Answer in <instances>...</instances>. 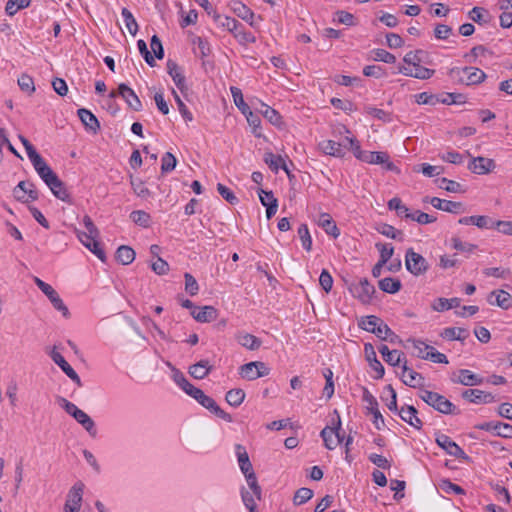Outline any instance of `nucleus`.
<instances>
[{
  "label": "nucleus",
  "mask_w": 512,
  "mask_h": 512,
  "mask_svg": "<svg viewBox=\"0 0 512 512\" xmlns=\"http://www.w3.org/2000/svg\"><path fill=\"white\" fill-rule=\"evenodd\" d=\"M493 430L496 431L498 436L505 438L512 437V425L508 423L496 422L493 426Z\"/></svg>",
  "instance_id": "nucleus-64"
},
{
  "label": "nucleus",
  "mask_w": 512,
  "mask_h": 512,
  "mask_svg": "<svg viewBox=\"0 0 512 512\" xmlns=\"http://www.w3.org/2000/svg\"><path fill=\"white\" fill-rule=\"evenodd\" d=\"M460 298L454 297L451 299L446 298H438L436 302L433 304L432 308L435 311L441 312L444 310H448L451 308H456L460 306Z\"/></svg>",
  "instance_id": "nucleus-38"
},
{
  "label": "nucleus",
  "mask_w": 512,
  "mask_h": 512,
  "mask_svg": "<svg viewBox=\"0 0 512 512\" xmlns=\"http://www.w3.org/2000/svg\"><path fill=\"white\" fill-rule=\"evenodd\" d=\"M130 184L132 186V189L134 193L143 199H147L150 196L149 189L145 186V183L143 180L137 177L130 176Z\"/></svg>",
  "instance_id": "nucleus-41"
},
{
  "label": "nucleus",
  "mask_w": 512,
  "mask_h": 512,
  "mask_svg": "<svg viewBox=\"0 0 512 512\" xmlns=\"http://www.w3.org/2000/svg\"><path fill=\"white\" fill-rule=\"evenodd\" d=\"M262 109L261 114L273 125L280 126L282 122V117L279 114L278 111H276L274 108L261 103Z\"/></svg>",
  "instance_id": "nucleus-40"
},
{
  "label": "nucleus",
  "mask_w": 512,
  "mask_h": 512,
  "mask_svg": "<svg viewBox=\"0 0 512 512\" xmlns=\"http://www.w3.org/2000/svg\"><path fill=\"white\" fill-rule=\"evenodd\" d=\"M406 218L416 221L419 224H429L436 221V217L429 215L425 212H422L420 210H417L414 213H407Z\"/></svg>",
  "instance_id": "nucleus-53"
},
{
  "label": "nucleus",
  "mask_w": 512,
  "mask_h": 512,
  "mask_svg": "<svg viewBox=\"0 0 512 512\" xmlns=\"http://www.w3.org/2000/svg\"><path fill=\"white\" fill-rule=\"evenodd\" d=\"M167 72L172 77L178 89L184 93L187 90V86L185 84V76L175 61L171 59L167 61Z\"/></svg>",
  "instance_id": "nucleus-20"
},
{
  "label": "nucleus",
  "mask_w": 512,
  "mask_h": 512,
  "mask_svg": "<svg viewBox=\"0 0 512 512\" xmlns=\"http://www.w3.org/2000/svg\"><path fill=\"white\" fill-rule=\"evenodd\" d=\"M468 168L475 174L483 175L488 174L495 168V162L493 159L485 157H472V160Z\"/></svg>",
  "instance_id": "nucleus-13"
},
{
  "label": "nucleus",
  "mask_w": 512,
  "mask_h": 512,
  "mask_svg": "<svg viewBox=\"0 0 512 512\" xmlns=\"http://www.w3.org/2000/svg\"><path fill=\"white\" fill-rule=\"evenodd\" d=\"M235 338L241 346L249 350H257L262 344V341L258 337L249 333H238Z\"/></svg>",
  "instance_id": "nucleus-28"
},
{
  "label": "nucleus",
  "mask_w": 512,
  "mask_h": 512,
  "mask_svg": "<svg viewBox=\"0 0 512 512\" xmlns=\"http://www.w3.org/2000/svg\"><path fill=\"white\" fill-rule=\"evenodd\" d=\"M419 397L425 403H427L429 406L433 407L440 413L459 414V411L456 409V406L448 399H446L443 395H440L437 392L423 389L420 391Z\"/></svg>",
  "instance_id": "nucleus-2"
},
{
  "label": "nucleus",
  "mask_w": 512,
  "mask_h": 512,
  "mask_svg": "<svg viewBox=\"0 0 512 512\" xmlns=\"http://www.w3.org/2000/svg\"><path fill=\"white\" fill-rule=\"evenodd\" d=\"M184 278H185V291L191 296L196 295L199 290V286H198L196 279L190 273H185Z\"/></svg>",
  "instance_id": "nucleus-62"
},
{
  "label": "nucleus",
  "mask_w": 512,
  "mask_h": 512,
  "mask_svg": "<svg viewBox=\"0 0 512 512\" xmlns=\"http://www.w3.org/2000/svg\"><path fill=\"white\" fill-rule=\"evenodd\" d=\"M230 91L235 105L243 114H247V111L250 110V107L245 103L241 89L238 87H231Z\"/></svg>",
  "instance_id": "nucleus-48"
},
{
  "label": "nucleus",
  "mask_w": 512,
  "mask_h": 512,
  "mask_svg": "<svg viewBox=\"0 0 512 512\" xmlns=\"http://www.w3.org/2000/svg\"><path fill=\"white\" fill-rule=\"evenodd\" d=\"M458 222L463 225L473 224L479 228H490L489 223L492 221L487 216H468L460 218Z\"/></svg>",
  "instance_id": "nucleus-39"
},
{
  "label": "nucleus",
  "mask_w": 512,
  "mask_h": 512,
  "mask_svg": "<svg viewBox=\"0 0 512 512\" xmlns=\"http://www.w3.org/2000/svg\"><path fill=\"white\" fill-rule=\"evenodd\" d=\"M408 342L412 343L414 349L417 351L416 352L417 357L424 359V360L428 359L430 350H433L432 346L426 344L425 342H423L421 340H416V339H408Z\"/></svg>",
  "instance_id": "nucleus-45"
},
{
  "label": "nucleus",
  "mask_w": 512,
  "mask_h": 512,
  "mask_svg": "<svg viewBox=\"0 0 512 512\" xmlns=\"http://www.w3.org/2000/svg\"><path fill=\"white\" fill-rule=\"evenodd\" d=\"M298 235L300 237L303 248L306 251H311L312 249V238L306 224H301L298 228Z\"/></svg>",
  "instance_id": "nucleus-52"
},
{
  "label": "nucleus",
  "mask_w": 512,
  "mask_h": 512,
  "mask_svg": "<svg viewBox=\"0 0 512 512\" xmlns=\"http://www.w3.org/2000/svg\"><path fill=\"white\" fill-rule=\"evenodd\" d=\"M378 232L382 235L392 238V239H398L400 241L403 240V232L400 230L395 229L393 226L388 224H383L381 227H379Z\"/></svg>",
  "instance_id": "nucleus-55"
},
{
  "label": "nucleus",
  "mask_w": 512,
  "mask_h": 512,
  "mask_svg": "<svg viewBox=\"0 0 512 512\" xmlns=\"http://www.w3.org/2000/svg\"><path fill=\"white\" fill-rule=\"evenodd\" d=\"M35 170L57 199L69 204L72 203L70 193L68 192L64 182L46 162H43L35 168Z\"/></svg>",
  "instance_id": "nucleus-1"
},
{
  "label": "nucleus",
  "mask_w": 512,
  "mask_h": 512,
  "mask_svg": "<svg viewBox=\"0 0 512 512\" xmlns=\"http://www.w3.org/2000/svg\"><path fill=\"white\" fill-rule=\"evenodd\" d=\"M349 290L363 304H369L376 292L375 287L366 278L361 279L358 283L351 284Z\"/></svg>",
  "instance_id": "nucleus-4"
},
{
  "label": "nucleus",
  "mask_w": 512,
  "mask_h": 512,
  "mask_svg": "<svg viewBox=\"0 0 512 512\" xmlns=\"http://www.w3.org/2000/svg\"><path fill=\"white\" fill-rule=\"evenodd\" d=\"M376 248L380 252V259L381 263H387L388 260L393 256L394 248L391 245H386L382 243H376Z\"/></svg>",
  "instance_id": "nucleus-61"
},
{
  "label": "nucleus",
  "mask_w": 512,
  "mask_h": 512,
  "mask_svg": "<svg viewBox=\"0 0 512 512\" xmlns=\"http://www.w3.org/2000/svg\"><path fill=\"white\" fill-rule=\"evenodd\" d=\"M364 351L366 360L369 362L370 367L377 373L376 379H380L384 376L385 370L381 362L377 359L376 352L371 343L364 345Z\"/></svg>",
  "instance_id": "nucleus-17"
},
{
  "label": "nucleus",
  "mask_w": 512,
  "mask_h": 512,
  "mask_svg": "<svg viewBox=\"0 0 512 512\" xmlns=\"http://www.w3.org/2000/svg\"><path fill=\"white\" fill-rule=\"evenodd\" d=\"M258 193L262 205L266 207L267 218H272L277 212L278 200L274 197L272 191L259 189Z\"/></svg>",
  "instance_id": "nucleus-19"
},
{
  "label": "nucleus",
  "mask_w": 512,
  "mask_h": 512,
  "mask_svg": "<svg viewBox=\"0 0 512 512\" xmlns=\"http://www.w3.org/2000/svg\"><path fill=\"white\" fill-rule=\"evenodd\" d=\"M200 405L208 409L215 416L223 419L226 422H232L233 418L230 414L221 409L215 400L209 396H207L203 391L195 399Z\"/></svg>",
  "instance_id": "nucleus-9"
},
{
  "label": "nucleus",
  "mask_w": 512,
  "mask_h": 512,
  "mask_svg": "<svg viewBox=\"0 0 512 512\" xmlns=\"http://www.w3.org/2000/svg\"><path fill=\"white\" fill-rule=\"evenodd\" d=\"M490 304H495L502 309H509L512 307V296L510 293L504 290H494L492 291L487 298Z\"/></svg>",
  "instance_id": "nucleus-18"
},
{
  "label": "nucleus",
  "mask_w": 512,
  "mask_h": 512,
  "mask_svg": "<svg viewBox=\"0 0 512 512\" xmlns=\"http://www.w3.org/2000/svg\"><path fill=\"white\" fill-rule=\"evenodd\" d=\"M417 410L414 406L402 407L399 411L401 419L416 429H421L422 421L417 417Z\"/></svg>",
  "instance_id": "nucleus-24"
},
{
  "label": "nucleus",
  "mask_w": 512,
  "mask_h": 512,
  "mask_svg": "<svg viewBox=\"0 0 512 512\" xmlns=\"http://www.w3.org/2000/svg\"><path fill=\"white\" fill-rule=\"evenodd\" d=\"M52 360L62 369V371L78 386H82L81 379L75 370L69 365V363L64 359L61 353L57 352L55 349L52 350L50 354Z\"/></svg>",
  "instance_id": "nucleus-14"
},
{
  "label": "nucleus",
  "mask_w": 512,
  "mask_h": 512,
  "mask_svg": "<svg viewBox=\"0 0 512 512\" xmlns=\"http://www.w3.org/2000/svg\"><path fill=\"white\" fill-rule=\"evenodd\" d=\"M131 220L142 227H149L151 222V216L143 210H135L130 214Z\"/></svg>",
  "instance_id": "nucleus-47"
},
{
  "label": "nucleus",
  "mask_w": 512,
  "mask_h": 512,
  "mask_svg": "<svg viewBox=\"0 0 512 512\" xmlns=\"http://www.w3.org/2000/svg\"><path fill=\"white\" fill-rule=\"evenodd\" d=\"M246 482L249 486V488L252 490L253 495L256 497L257 500H261L262 498V489L261 486L258 483L256 474L253 471L245 473Z\"/></svg>",
  "instance_id": "nucleus-44"
},
{
  "label": "nucleus",
  "mask_w": 512,
  "mask_h": 512,
  "mask_svg": "<svg viewBox=\"0 0 512 512\" xmlns=\"http://www.w3.org/2000/svg\"><path fill=\"white\" fill-rule=\"evenodd\" d=\"M177 160L171 152H166L162 157L161 171L162 173L171 172L175 169Z\"/></svg>",
  "instance_id": "nucleus-56"
},
{
  "label": "nucleus",
  "mask_w": 512,
  "mask_h": 512,
  "mask_svg": "<svg viewBox=\"0 0 512 512\" xmlns=\"http://www.w3.org/2000/svg\"><path fill=\"white\" fill-rule=\"evenodd\" d=\"M136 253L135 251L130 247L126 245L120 246L115 254L116 260L121 263L122 265H129L131 264L135 259Z\"/></svg>",
  "instance_id": "nucleus-34"
},
{
  "label": "nucleus",
  "mask_w": 512,
  "mask_h": 512,
  "mask_svg": "<svg viewBox=\"0 0 512 512\" xmlns=\"http://www.w3.org/2000/svg\"><path fill=\"white\" fill-rule=\"evenodd\" d=\"M236 455L239 463V467L243 474L253 471L252 463L249 459V455L245 447L241 444L235 445Z\"/></svg>",
  "instance_id": "nucleus-27"
},
{
  "label": "nucleus",
  "mask_w": 512,
  "mask_h": 512,
  "mask_svg": "<svg viewBox=\"0 0 512 512\" xmlns=\"http://www.w3.org/2000/svg\"><path fill=\"white\" fill-rule=\"evenodd\" d=\"M83 487L84 485L82 483L75 484L69 491L65 505H70V508L77 507L79 511L82 502Z\"/></svg>",
  "instance_id": "nucleus-31"
},
{
  "label": "nucleus",
  "mask_w": 512,
  "mask_h": 512,
  "mask_svg": "<svg viewBox=\"0 0 512 512\" xmlns=\"http://www.w3.org/2000/svg\"><path fill=\"white\" fill-rule=\"evenodd\" d=\"M77 114L87 130L92 131L94 134L98 133L100 130V123L91 111L81 108L77 111Z\"/></svg>",
  "instance_id": "nucleus-21"
},
{
  "label": "nucleus",
  "mask_w": 512,
  "mask_h": 512,
  "mask_svg": "<svg viewBox=\"0 0 512 512\" xmlns=\"http://www.w3.org/2000/svg\"><path fill=\"white\" fill-rule=\"evenodd\" d=\"M30 2L31 0H8L5 11L9 16H13L18 10L28 7Z\"/></svg>",
  "instance_id": "nucleus-50"
},
{
  "label": "nucleus",
  "mask_w": 512,
  "mask_h": 512,
  "mask_svg": "<svg viewBox=\"0 0 512 512\" xmlns=\"http://www.w3.org/2000/svg\"><path fill=\"white\" fill-rule=\"evenodd\" d=\"M121 14L124 18L125 25L129 33L133 36L136 35L138 31V24L133 14L127 8H123Z\"/></svg>",
  "instance_id": "nucleus-51"
},
{
  "label": "nucleus",
  "mask_w": 512,
  "mask_h": 512,
  "mask_svg": "<svg viewBox=\"0 0 512 512\" xmlns=\"http://www.w3.org/2000/svg\"><path fill=\"white\" fill-rule=\"evenodd\" d=\"M405 266L406 269L415 276L424 275L429 269L427 260L412 248L406 251Z\"/></svg>",
  "instance_id": "nucleus-3"
},
{
  "label": "nucleus",
  "mask_w": 512,
  "mask_h": 512,
  "mask_svg": "<svg viewBox=\"0 0 512 512\" xmlns=\"http://www.w3.org/2000/svg\"><path fill=\"white\" fill-rule=\"evenodd\" d=\"M174 380L189 396L194 399H196V397L202 391L201 389L193 386L181 372L174 374Z\"/></svg>",
  "instance_id": "nucleus-29"
},
{
  "label": "nucleus",
  "mask_w": 512,
  "mask_h": 512,
  "mask_svg": "<svg viewBox=\"0 0 512 512\" xmlns=\"http://www.w3.org/2000/svg\"><path fill=\"white\" fill-rule=\"evenodd\" d=\"M44 294L48 297L53 307L60 311L65 318L70 316L67 306L63 303L62 299L53 287H50Z\"/></svg>",
  "instance_id": "nucleus-30"
},
{
  "label": "nucleus",
  "mask_w": 512,
  "mask_h": 512,
  "mask_svg": "<svg viewBox=\"0 0 512 512\" xmlns=\"http://www.w3.org/2000/svg\"><path fill=\"white\" fill-rule=\"evenodd\" d=\"M374 334L381 340H387L389 337L398 338V336L389 328L387 324L383 323L382 320L380 321V324H378Z\"/></svg>",
  "instance_id": "nucleus-60"
},
{
  "label": "nucleus",
  "mask_w": 512,
  "mask_h": 512,
  "mask_svg": "<svg viewBox=\"0 0 512 512\" xmlns=\"http://www.w3.org/2000/svg\"><path fill=\"white\" fill-rule=\"evenodd\" d=\"M381 319L375 315L364 316L359 321V327L367 332L373 333L376 331L378 324H380Z\"/></svg>",
  "instance_id": "nucleus-42"
},
{
  "label": "nucleus",
  "mask_w": 512,
  "mask_h": 512,
  "mask_svg": "<svg viewBox=\"0 0 512 512\" xmlns=\"http://www.w3.org/2000/svg\"><path fill=\"white\" fill-rule=\"evenodd\" d=\"M193 318L201 323L214 321L218 316V311L213 306H204L200 309L195 308L191 311Z\"/></svg>",
  "instance_id": "nucleus-22"
},
{
  "label": "nucleus",
  "mask_w": 512,
  "mask_h": 512,
  "mask_svg": "<svg viewBox=\"0 0 512 512\" xmlns=\"http://www.w3.org/2000/svg\"><path fill=\"white\" fill-rule=\"evenodd\" d=\"M362 161L368 164H378L383 165V167L388 171L400 173L398 167L390 161V157L386 152L382 151H368L364 155H362Z\"/></svg>",
  "instance_id": "nucleus-5"
},
{
  "label": "nucleus",
  "mask_w": 512,
  "mask_h": 512,
  "mask_svg": "<svg viewBox=\"0 0 512 512\" xmlns=\"http://www.w3.org/2000/svg\"><path fill=\"white\" fill-rule=\"evenodd\" d=\"M212 370L208 360H200L189 367V374L198 380L204 379Z\"/></svg>",
  "instance_id": "nucleus-25"
},
{
  "label": "nucleus",
  "mask_w": 512,
  "mask_h": 512,
  "mask_svg": "<svg viewBox=\"0 0 512 512\" xmlns=\"http://www.w3.org/2000/svg\"><path fill=\"white\" fill-rule=\"evenodd\" d=\"M79 424H81L84 429L92 436L96 435V429L94 421L91 419V417L82 411L81 409L76 412L75 416L73 417Z\"/></svg>",
  "instance_id": "nucleus-35"
},
{
  "label": "nucleus",
  "mask_w": 512,
  "mask_h": 512,
  "mask_svg": "<svg viewBox=\"0 0 512 512\" xmlns=\"http://www.w3.org/2000/svg\"><path fill=\"white\" fill-rule=\"evenodd\" d=\"M256 368L257 366L254 361L249 362L240 367L239 373L241 377L244 379L255 380L257 378H260L258 372L256 371Z\"/></svg>",
  "instance_id": "nucleus-49"
},
{
  "label": "nucleus",
  "mask_w": 512,
  "mask_h": 512,
  "mask_svg": "<svg viewBox=\"0 0 512 512\" xmlns=\"http://www.w3.org/2000/svg\"><path fill=\"white\" fill-rule=\"evenodd\" d=\"M281 156H276L272 152H266L264 154V162L270 167L271 170L277 172L283 162Z\"/></svg>",
  "instance_id": "nucleus-58"
},
{
  "label": "nucleus",
  "mask_w": 512,
  "mask_h": 512,
  "mask_svg": "<svg viewBox=\"0 0 512 512\" xmlns=\"http://www.w3.org/2000/svg\"><path fill=\"white\" fill-rule=\"evenodd\" d=\"M441 337L445 338V339H448V340H459V341H463L465 340L468 335H469V332L467 329L465 328H461V327H458V328H455V327H451V328H445L442 332H441Z\"/></svg>",
  "instance_id": "nucleus-36"
},
{
  "label": "nucleus",
  "mask_w": 512,
  "mask_h": 512,
  "mask_svg": "<svg viewBox=\"0 0 512 512\" xmlns=\"http://www.w3.org/2000/svg\"><path fill=\"white\" fill-rule=\"evenodd\" d=\"M436 443L451 456L464 460L469 459L468 455L463 451V449L445 434H438L436 437Z\"/></svg>",
  "instance_id": "nucleus-8"
},
{
  "label": "nucleus",
  "mask_w": 512,
  "mask_h": 512,
  "mask_svg": "<svg viewBox=\"0 0 512 512\" xmlns=\"http://www.w3.org/2000/svg\"><path fill=\"white\" fill-rule=\"evenodd\" d=\"M425 202H429L436 209L449 213L459 214L464 212V206L461 202L443 200L438 197H432L429 200L425 198Z\"/></svg>",
  "instance_id": "nucleus-12"
},
{
  "label": "nucleus",
  "mask_w": 512,
  "mask_h": 512,
  "mask_svg": "<svg viewBox=\"0 0 512 512\" xmlns=\"http://www.w3.org/2000/svg\"><path fill=\"white\" fill-rule=\"evenodd\" d=\"M18 85L22 91L29 94H32L35 91L33 78L27 74H22L18 78Z\"/></svg>",
  "instance_id": "nucleus-57"
},
{
  "label": "nucleus",
  "mask_w": 512,
  "mask_h": 512,
  "mask_svg": "<svg viewBox=\"0 0 512 512\" xmlns=\"http://www.w3.org/2000/svg\"><path fill=\"white\" fill-rule=\"evenodd\" d=\"M313 497V491L310 488L302 487L298 489L293 497L295 505H301Z\"/></svg>",
  "instance_id": "nucleus-54"
},
{
  "label": "nucleus",
  "mask_w": 512,
  "mask_h": 512,
  "mask_svg": "<svg viewBox=\"0 0 512 512\" xmlns=\"http://www.w3.org/2000/svg\"><path fill=\"white\" fill-rule=\"evenodd\" d=\"M462 397L472 403H492L495 401V396L490 392H485L479 389H468L462 393Z\"/></svg>",
  "instance_id": "nucleus-15"
},
{
  "label": "nucleus",
  "mask_w": 512,
  "mask_h": 512,
  "mask_svg": "<svg viewBox=\"0 0 512 512\" xmlns=\"http://www.w3.org/2000/svg\"><path fill=\"white\" fill-rule=\"evenodd\" d=\"M378 285L383 292L389 294L397 293L402 287L401 281L399 279H395L392 277H386L381 279Z\"/></svg>",
  "instance_id": "nucleus-37"
},
{
  "label": "nucleus",
  "mask_w": 512,
  "mask_h": 512,
  "mask_svg": "<svg viewBox=\"0 0 512 512\" xmlns=\"http://www.w3.org/2000/svg\"><path fill=\"white\" fill-rule=\"evenodd\" d=\"M363 401L368 404L367 409L374 417L373 424L377 429H381V425L384 424L383 416L378 409V402L376 398L368 391L367 388H363Z\"/></svg>",
  "instance_id": "nucleus-11"
},
{
  "label": "nucleus",
  "mask_w": 512,
  "mask_h": 512,
  "mask_svg": "<svg viewBox=\"0 0 512 512\" xmlns=\"http://www.w3.org/2000/svg\"><path fill=\"white\" fill-rule=\"evenodd\" d=\"M401 378L405 385L413 388L421 387L424 382V377L420 373H417L414 370L410 369L407 366V361H404V364L402 366Z\"/></svg>",
  "instance_id": "nucleus-16"
},
{
  "label": "nucleus",
  "mask_w": 512,
  "mask_h": 512,
  "mask_svg": "<svg viewBox=\"0 0 512 512\" xmlns=\"http://www.w3.org/2000/svg\"><path fill=\"white\" fill-rule=\"evenodd\" d=\"M225 399L229 405L237 407L244 401L245 392L242 389H231L226 393Z\"/></svg>",
  "instance_id": "nucleus-46"
},
{
  "label": "nucleus",
  "mask_w": 512,
  "mask_h": 512,
  "mask_svg": "<svg viewBox=\"0 0 512 512\" xmlns=\"http://www.w3.org/2000/svg\"><path fill=\"white\" fill-rule=\"evenodd\" d=\"M214 21L225 27L230 32L237 31V28L240 25L236 19L228 16H222L217 12H214Z\"/></svg>",
  "instance_id": "nucleus-43"
},
{
  "label": "nucleus",
  "mask_w": 512,
  "mask_h": 512,
  "mask_svg": "<svg viewBox=\"0 0 512 512\" xmlns=\"http://www.w3.org/2000/svg\"><path fill=\"white\" fill-rule=\"evenodd\" d=\"M452 382L459 383L465 386H475L483 382V379L478 375L472 373L470 370L461 369L457 378L452 377Z\"/></svg>",
  "instance_id": "nucleus-23"
},
{
  "label": "nucleus",
  "mask_w": 512,
  "mask_h": 512,
  "mask_svg": "<svg viewBox=\"0 0 512 512\" xmlns=\"http://www.w3.org/2000/svg\"><path fill=\"white\" fill-rule=\"evenodd\" d=\"M337 414V423L336 426L330 427L326 426L322 429L320 435L323 439L324 445L327 449L333 450L337 447V445L340 444L339 440V430H341V419L339 414L335 411Z\"/></svg>",
  "instance_id": "nucleus-10"
},
{
  "label": "nucleus",
  "mask_w": 512,
  "mask_h": 512,
  "mask_svg": "<svg viewBox=\"0 0 512 512\" xmlns=\"http://www.w3.org/2000/svg\"><path fill=\"white\" fill-rule=\"evenodd\" d=\"M383 359L386 363H388L391 366H398L401 363L404 364V361H406L404 353L398 350H392L388 357H385Z\"/></svg>",
  "instance_id": "nucleus-63"
},
{
  "label": "nucleus",
  "mask_w": 512,
  "mask_h": 512,
  "mask_svg": "<svg viewBox=\"0 0 512 512\" xmlns=\"http://www.w3.org/2000/svg\"><path fill=\"white\" fill-rule=\"evenodd\" d=\"M19 140L23 144L30 161L34 166V169L41 165L43 162H45L27 138H25L22 135H19Z\"/></svg>",
  "instance_id": "nucleus-32"
},
{
  "label": "nucleus",
  "mask_w": 512,
  "mask_h": 512,
  "mask_svg": "<svg viewBox=\"0 0 512 512\" xmlns=\"http://www.w3.org/2000/svg\"><path fill=\"white\" fill-rule=\"evenodd\" d=\"M318 225L321 226L327 234L332 235L334 238H337L340 235L338 227L328 213L320 215Z\"/></svg>",
  "instance_id": "nucleus-33"
},
{
  "label": "nucleus",
  "mask_w": 512,
  "mask_h": 512,
  "mask_svg": "<svg viewBox=\"0 0 512 512\" xmlns=\"http://www.w3.org/2000/svg\"><path fill=\"white\" fill-rule=\"evenodd\" d=\"M233 11L236 15L243 20H248L253 17V12L241 2H234L232 5Z\"/></svg>",
  "instance_id": "nucleus-59"
},
{
  "label": "nucleus",
  "mask_w": 512,
  "mask_h": 512,
  "mask_svg": "<svg viewBox=\"0 0 512 512\" xmlns=\"http://www.w3.org/2000/svg\"><path fill=\"white\" fill-rule=\"evenodd\" d=\"M117 95H120L125 102L127 103L128 107L131 108L134 111H140L142 109V103L139 99V97L136 95V93L126 84L121 83L118 86V91H112L110 93V97L114 98Z\"/></svg>",
  "instance_id": "nucleus-6"
},
{
  "label": "nucleus",
  "mask_w": 512,
  "mask_h": 512,
  "mask_svg": "<svg viewBox=\"0 0 512 512\" xmlns=\"http://www.w3.org/2000/svg\"><path fill=\"white\" fill-rule=\"evenodd\" d=\"M461 72L467 75L466 79L462 77L459 78L461 83H465L466 85H474L483 82L486 78V74L479 68L475 67H464L462 69L452 68L450 70V75H459Z\"/></svg>",
  "instance_id": "nucleus-7"
},
{
  "label": "nucleus",
  "mask_w": 512,
  "mask_h": 512,
  "mask_svg": "<svg viewBox=\"0 0 512 512\" xmlns=\"http://www.w3.org/2000/svg\"><path fill=\"white\" fill-rule=\"evenodd\" d=\"M319 148L326 155L334 157H343L345 154L342 145L333 140H323L319 143Z\"/></svg>",
  "instance_id": "nucleus-26"
}]
</instances>
